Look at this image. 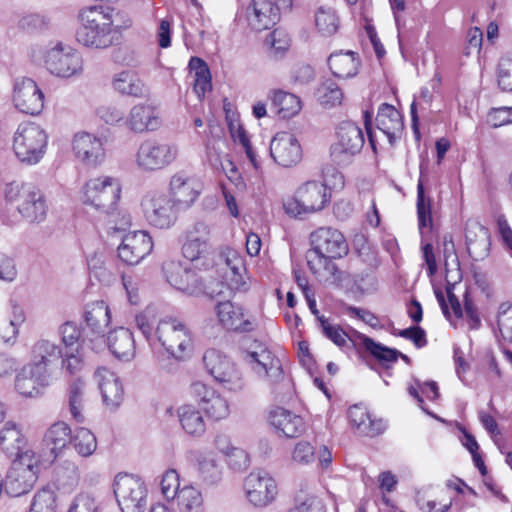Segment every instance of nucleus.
<instances>
[{
	"label": "nucleus",
	"mask_w": 512,
	"mask_h": 512,
	"mask_svg": "<svg viewBox=\"0 0 512 512\" xmlns=\"http://www.w3.org/2000/svg\"><path fill=\"white\" fill-rule=\"evenodd\" d=\"M163 272L167 282L179 291L193 294L200 288L197 273L180 261L169 260L164 262Z\"/></svg>",
	"instance_id": "nucleus-20"
},
{
	"label": "nucleus",
	"mask_w": 512,
	"mask_h": 512,
	"mask_svg": "<svg viewBox=\"0 0 512 512\" xmlns=\"http://www.w3.org/2000/svg\"><path fill=\"white\" fill-rule=\"evenodd\" d=\"M498 328L501 336L512 342V305L508 303H502L499 307L498 312Z\"/></svg>",
	"instance_id": "nucleus-58"
},
{
	"label": "nucleus",
	"mask_w": 512,
	"mask_h": 512,
	"mask_svg": "<svg viewBox=\"0 0 512 512\" xmlns=\"http://www.w3.org/2000/svg\"><path fill=\"white\" fill-rule=\"evenodd\" d=\"M67 401L72 417L82 423L83 410L86 402V384L81 378L74 379L68 386Z\"/></svg>",
	"instance_id": "nucleus-40"
},
{
	"label": "nucleus",
	"mask_w": 512,
	"mask_h": 512,
	"mask_svg": "<svg viewBox=\"0 0 512 512\" xmlns=\"http://www.w3.org/2000/svg\"><path fill=\"white\" fill-rule=\"evenodd\" d=\"M85 348L78 347L74 350L65 349L62 352V369L70 375L80 372L84 365Z\"/></svg>",
	"instance_id": "nucleus-54"
},
{
	"label": "nucleus",
	"mask_w": 512,
	"mask_h": 512,
	"mask_svg": "<svg viewBox=\"0 0 512 512\" xmlns=\"http://www.w3.org/2000/svg\"><path fill=\"white\" fill-rule=\"evenodd\" d=\"M391 334L411 340L417 348L427 345L426 332L418 325L402 330L393 328Z\"/></svg>",
	"instance_id": "nucleus-62"
},
{
	"label": "nucleus",
	"mask_w": 512,
	"mask_h": 512,
	"mask_svg": "<svg viewBox=\"0 0 512 512\" xmlns=\"http://www.w3.org/2000/svg\"><path fill=\"white\" fill-rule=\"evenodd\" d=\"M170 199L180 210L188 209L200 194V185L184 172H178L170 180Z\"/></svg>",
	"instance_id": "nucleus-22"
},
{
	"label": "nucleus",
	"mask_w": 512,
	"mask_h": 512,
	"mask_svg": "<svg viewBox=\"0 0 512 512\" xmlns=\"http://www.w3.org/2000/svg\"><path fill=\"white\" fill-rule=\"evenodd\" d=\"M71 429L65 422H56L46 431L43 440V453L47 461L53 462L59 453L71 442Z\"/></svg>",
	"instance_id": "nucleus-24"
},
{
	"label": "nucleus",
	"mask_w": 512,
	"mask_h": 512,
	"mask_svg": "<svg viewBox=\"0 0 512 512\" xmlns=\"http://www.w3.org/2000/svg\"><path fill=\"white\" fill-rule=\"evenodd\" d=\"M272 108L279 117L290 118L300 111L301 102L296 95L280 90L273 95Z\"/></svg>",
	"instance_id": "nucleus-42"
},
{
	"label": "nucleus",
	"mask_w": 512,
	"mask_h": 512,
	"mask_svg": "<svg viewBox=\"0 0 512 512\" xmlns=\"http://www.w3.org/2000/svg\"><path fill=\"white\" fill-rule=\"evenodd\" d=\"M348 417L351 423L356 426L361 433L367 436L373 437L385 430V424L382 420L371 419L370 414L358 405L349 408Z\"/></svg>",
	"instance_id": "nucleus-36"
},
{
	"label": "nucleus",
	"mask_w": 512,
	"mask_h": 512,
	"mask_svg": "<svg viewBox=\"0 0 512 512\" xmlns=\"http://www.w3.org/2000/svg\"><path fill=\"white\" fill-rule=\"evenodd\" d=\"M318 321L320 323L322 333L339 347L345 346L347 339L350 341V338L355 331L352 330L349 334L344 331L338 324L330 322L329 319L325 318L324 316H318Z\"/></svg>",
	"instance_id": "nucleus-52"
},
{
	"label": "nucleus",
	"mask_w": 512,
	"mask_h": 512,
	"mask_svg": "<svg viewBox=\"0 0 512 512\" xmlns=\"http://www.w3.org/2000/svg\"><path fill=\"white\" fill-rule=\"evenodd\" d=\"M244 360L260 377H265L277 395L291 391V380L284 375L280 360L262 344L245 354Z\"/></svg>",
	"instance_id": "nucleus-4"
},
{
	"label": "nucleus",
	"mask_w": 512,
	"mask_h": 512,
	"mask_svg": "<svg viewBox=\"0 0 512 512\" xmlns=\"http://www.w3.org/2000/svg\"><path fill=\"white\" fill-rule=\"evenodd\" d=\"M421 176L417 185V215L419 231L423 240H426L428 233L432 230L431 200L425 196L422 181L423 166H420Z\"/></svg>",
	"instance_id": "nucleus-38"
},
{
	"label": "nucleus",
	"mask_w": 512,
	"mask_h": 512,
	"mask_svg": "<svg viewBox=\"0 0 512 512\" xmlns=\"http://www.w3.org/2000/svg\"><path fill=\"white\" fill-rule=\"evenodd\" d=\"M178 418L183 430L192 436H201L206 425L201 412L191 404H185L178 408Z\"/></svg>",
	"instance_id": "nucleus-39"
},
{
	"label": "nucleus",
	"mask_w": 512,
	"mask_h": 512,
	"mask_svg": "<svg viewBox=\"0 0 512 512\" xmlns=\"http://www.w3.org/2000/svg\"><path fill=\"white\" fill-rule=\"evenodd\" d=\"M47 145L46 132L35 123H23L14 135L13 149L21 162L37 163L44 154Z\"/></svg>",
	"instance_id": "nucleus-8"
},
{
	"label": "nucleus",
	"mask_w": 512,
	"mask_h": 512,
	"mask_svg": "<svg viewBox=\"0 0 512 512\" xmlns=\"http://www.w3.org/2000/svg\"><path fill=\"white\" fill-rule=\"evenodd\" d=\"M208 417L214 420H221L229 415V404L227 400L216 391L211 393L210 398L201 406Z\"/></svg>",
	"instance_id": "nucleus-51"
},
{
	"label": "nucleus",
	"mask_w": 512,
	"mask_h": 512,
	"mask_svg": "<svg viewBox=\"0 0 512 512\" xmlns=\"http://www.w3.org/2000/svg\"><path fill=\"white\" fill-rule=\"evenodd\" d=\"M12 318L8 320L10 325L7 327L11 329L10 334H2V340L7 344H13L19 333V326L25 321V313L23 309L16 303H12Z\"/></svg>",
	"instance_id": "nucleus-60"
},
{
	"label": "nucleus",
	"mask_w": 512,
	"mask_h": 512,
	"mask_svg": "<svg viewBox=\"0 0 512 512\" xmlns=\"http://www.w3.org/2000/svg\"><path fill=\"white\" fill-rule=\"evenodd\" d=\"M350 341L354 347L362 348L368 352L381 365L395 363L398 360L399 355H401V352L397 349L389 348L381 343L375 342L372 338L358 331H354Z\"/></svg>",
	"instance_id": "nucleus-28"
},
{
	"label": "nucleus",
	"mask_w": 512,
	"mask_h": 512,
	"mask_svg": "<svg viewBox=\"0 0 512 512\" xmlns=\"http://www.w3.org/2000/svg\"><path fill=\"white\" fill-rule=\"evenodd\" d=\"M146 220L154 227L167 229L177 220L181 211L170 196L160 192L147 193L141 202Z\"/></svg>",
	"instance_id": "nucleus-12"
},
{
	"label": "nucleus",
	"mask_w": 512,
	"mask_h": 512,
	"mask_svg": "<svg viewBox=\"0 0 512 512\" xmlns=\"http://www.w3.org/2000/svg\"><path fill=\"white\" fill-rule=\"evenodd\" d=\"M270 423L288 438H295L305 431V422L299 415L282 407H277L269 414Z\"/></svg>",
	"instance_id": "nucleus-30"
},
{
	"label": "nucleus",
	"mask_w": 512,
	"mask_h": 512,
	"mask_svg": "<svg viewBox=\"0 0 512 512\" xmlns=\"http://www.w3.org/2000/svg\"><path fill=\"white\" fill-rule=\"evenodd\" d=\"M465 239L467 252L473 260L479 261L488 255L490 248L489 231L478 221H467Z\"/></svg>",
	"instance_id": "nucleus-23"
},
{
	"label": "nucleus",
	"mask_w": 512,
	"mask_h": 512,
	"mask_svg": "<svg viewBox=\"0 0 512 512\" xmlns=\"http://www.w3.org/2000/svg\"><path fill=\"white\" fill-rule=\"evenodd\" d=\"M57 495L50 487L39 490L32 501L29 512H56Z\"/></svg>",
	"instance_id": "nucleus-50"
},
{
	"label": "nucleus",
	"mask_w": 512,
	"mask_h": 512,
	"mask_svg": "<svg viewBox=\"0 0 512 512\" xmlns=\"http://www.w3.org/2000/svg\"><path fill=\"white\" fill-rule=\"evenodd\" d=\"M177 155L176 145L156 139H146L137 148L135 163L141 171L155 172L171 165Z\"/></svg>",
	"instance_id": "nucleus-9"
},
{
	"label": "nucleus",
	"mask_w": 512,
	"mask_h": 512,
	"mask_svg": "<svg viewBox=\"0 0 512 512\" xmlns=\"http://www.w3.org/2000/svg\"><path fill=\"white\" fill-rule=\"evenodd\" d=\"M229 131L234 140L239 141V143L243 146L248 159L251 161L253 166L257 168L258 164L256 161V155L253 151L248 135L242 125L234 124L231 122L229 123Z\"/></svg>",
	"instance_id": "nucleus-57"
},
{
	"label": "nucleus",
	"mask_w": 512,
	"mask_h": 512,
	"mask_svg": "<svg viewBox=\"0 0 512 512\" xmlns=\"http://www.w3.org/2000/svg\"><path fill=\"white\" fill-rule=\"evenodd\" d=\"M153 241L146 231L129 232L118 246V257L128 265H136L151 253Z\"/></svg>",
	"instance_id": "nucleus-17"
},
{
	"label": "nucleus",
	"mask_w": 512,
	"mask_h": 512,
	"mask_svg": "<svg viewBox=\"0 0 512 512\" xmlns=\"http://www.w3.org/2000/svg\"><path fill=\"white\" fill-rule=\"evenodd\" d=\"M364 146V134L353 122H342L336 134V141L330 147L331 160L338 166L349 165Z\"/></svg>",
	"instance_id": "nucleus-10"
},
{
	"label": "nucleus",
	"mask_w": 512,
	"mask_h": 512,
	"mask_svg": "<svg viewBox=\"0 0 512 512\" xmlns=\"http://www.w3.org/2000/svg\"><path fill=\"white\" fill-rule=\"evenodd\" d=\"M39 466L31 451H24L16 458L7 473L3 484L5 491L12 497L29 492L38 479Z\"/></svg>",
	"instance_id": "nucleus-7"
},
{
	"label": "nucleus",
	"mask_w": 512,
	"mask_h": 512,
	"mask_svg": "<svg viewBox=\"0 0 512 512\" xmlns=\"http://www.w3.org/2000/svg\"><path fill=\"white\" fill-rule=\"evenodd\" d=\"M25 440L15 423L7 422L0 431V446L3 452L10 458L20 456Z\"/></svg>",
	"instance_id": "nucleus-37"
},
{
	"label": "nucleus",
	"mask_w": 512,
	"mask_h": 512,
	"mask_svg": "<svg viewBox=\"0 0 512 512\" xmlns=\"http://www.w3.org/2000/svg\"><path fill=\"white\" fill-rule=\"evenodd\" d=\"M84 319L87 327L102 341L104 332L110 323V312L104 301H96L86 306Z\"/></svg>",
	"instance_id": "nucleus-34"
},
{
	"label": "nucleus",
	"mask_w": 512,
	"mask_h": 512,
	"mask_svg": "<svg viewBox=\"0 0 512 512\" xmlns=\"http://www.w3.org/2000/svg\"><path fill=\"white\" fill-rule=\"evenodd\" d=\"M114 494L122 512H144L147 506V488L133 475L119 474L114 481Z\"/></svg>",
	"instance_id": "nucleus-11"
},
{
	"label": "nucleus",
	"mask_w": 512,
	"mask_h": 512,
	"mask_svg": "<svg viewBox=\"0 0 512 512\" xmlns=\"http://www.w3.org/2000/svg\"><path fill=\"white\" fill-rule=\"evenodd\" d=\"M210 226L202 221L196 222L187 231L186 240L182 246L183 256L190 261L204 260V265L209 266L208 261L213 258L214 248L210 242Z\"/></svg>",
	"instance_id": "nucleus-13"
},
{
	"label": "nucleus",
	"mask_w": 512,
	"mask_h": 512,
	"mask_svg": "<svg viewBox=\"0 0 512 512\" xmlns=\"http://www.w3.org/2000/svg\"><path fill=\"white\" fill-rule=\"evenodd\" d=\"M306 258L307 265L313 274L326 280L333 279L336 281L341 279V272L333 262L335 258L317 254H307Z\"/></svg>",
	"instance_id": "nucleus-41"
},
{
	"label": "nucleus",
	"mask_w": 512,
	"mask_h": 512,
	"mask_svg": "<svg viewBox=\"0 0 512 512\" xmlns=\"http://www.w3.org/2000/svg\"><path fill=\"white\" fill-rule=\"evenodd\" d=\"M25 374L32 377L43 388L49 385L50 370L45 364L32 359V362L24 366Z\"/></svg>",
	"instance_id": "nucleus-61"
},
{
	"label": "nucleus",
	"mask_w": 512,
	"mask_h": 512,
	"mask_svg": "<svg viewBox=\"0 0 512 512\" xmlns=\"http://www.w3.org/2000/svg\"><path fill=\"white\" fill-rule=\"evenodd\" d=\"M312 250L307 254H317L332 258H342L348 254V243L343 234L331 227H321L310 235Z\"/></svg>",
	"instance_id": "nucleus-14"
},
{
	"label": "nucleus",
	"mask_w": 512,
	"mask_h": 512,
	"mask_svg": "<svg viewBox=\"0 0 512 512\" xmlns=\"http://www.w3.org/2000/svg\"><path fill=\"white\" fill-rule=\"evenodd\" d=\"M270 155L283 167L297 164L302 158V149L298 139L289 132L277 133L270 143Z\"/></svg>",
	"instance_id": "nucleus-18"
},
{
	"label": "nucleus",
	"mask_w": 512,
	"mask_h": 512,
	"mask_svg": "<svg viewBox=\"0 0 512 512\" xmlns=\"http://www.w3.org/2000/svg\"><path fill=\"white\" fill-rule=\"evenodd\" d=\"M360 63L359 56L352 51L335 52L328 58V65L333 75L343 79L356 76Z\"/></svg>",
	"instance_id": "nucleus-32"
},
{
	"label": "nucleus",
	"mask_w": 512,
	"mask_h": 512,
	"mask_svg": "<svg viewBox=\"0 0 512 512\" xmlns=\"http://www.w3.org/2000/svg\"><path fill=\"white\" fill-rule=\"evenodd\" d=\"M15 388L23 396L35 397L40 394V386L32 377L25 374V370L22 368L20 373L15 379Z\"/></svg>",
	"instance_id": "nucleus-56"
},
{
	"label": "nucleus",
	"mask_w": 512,
	"mask_h": 512,
	"mask_svg": "<svg viewBox=\"0 0 512 512\" xmlns=\"http://www.w3.org/2000/svg\"><path fill=\"white\" fill-rule=\"evenodd\" d=\"M32 356V359L50 367L54 361H57L62 357V350L55 343L42 339L34 344L32 348Z\"/></svg>",
	"instance_id": "nucleus-44"
},
{
	"label": "nucleus",
	"mask_w": 512,
	"mask_h": 512,
	"mask_svg": "<svg viewBox=\"0 0 512 512\" xmlns=\"http://www.w3.org/2000/svg\"><path fill=\"white\" fill-rule=\"evenodd\" d=\"M244 487L248 500L258 507L271 503L277 494L275 480L264 470L251 472L245 479Z\"/></svg>",
	"instance_id": "nucleus-15"
},
{
	"label": "nucleus",
	"mask_w": 512,
	"mask_h": 512,
	"mask_svg": "<svg viewBox=\"0 0 512 512\" xmlns=\"http://www.w3.org/2000/svg\"><path fill=\"white\" fill-rule=\"evenodd\" d=\"M5 198L16 206L21 216L30 223L46 219L48 205L44 193L33 183L11 182L5 188Z\"/></svg>",
	"instance_id": "nucleus-3"
},
{
	"label": "nucleus",
	"mask_w": 512,
	"mask_h": 512,
	"mask_svg": "<svg viewBox=\"0 0 512 512\" xmlns=\"http://www.w3.org/2000/svg\"><path fill=\"white\" fill-rule=\"evenodd\" d=\"M224 388L238 392L245 386V380L239 369L233 364L229 370H226L217 380Z\"/></svg>",
	"instance_id": "nucleus-55"
},
{
	"label": "nucleus",
	"mask_w": 512,
	"mask_h": 512,
	"mask_svg": "<svg viewBox=\"0 0 512 512\" xmlns=\"http://www.w3.org/2000/svg\"><path fill=\"white\" fill-rule=\"evenodd\" d=\"M247 19L252 29H270L279 20L278 8L269 0H252L247 9Z\"/></svg>",
	"instance_id": "nucleus-25"
},
{
	"label": "nucleus",
	"mask_w": 512,
	"mask_h": 512,
	"mask_svg": "<svg viewBox=\"0 0 512 512\" xmlns=\"http://www.w3.org/2000/svg\"><path fill=\"white\" fill-rule=\"evenodd\" d=\"M497 83L505 92H512V57H503L498 63Z\"/></svg>",
	"instance_id": "nucleus-59"
},
{
	"label": "nucleus",
	"mask_w": 512,
	"mask_h": 512,
	"mask_svg": "<svg viewBox=\"0 0 512 512\" xmlns=\"http://www.w3.org/2000/svg\"><path fill=\"white\" fill-rule=\"evenodd\" d=\"M161 123L160 111L148 103L134 105L125 121L128 129L135 133L155 131Z\"/></svg>",
	"instance_id": "nucleus-21"
},
{
	"label": "nucleus",
	"mask_w": 512,
	"mask_h": 512,
	"mask_svg": "<svg viewBox=\"0 0 512 512\" xmlns=\"http://www.w3.org/2000/svg\"><path fill=\"white\" fill-rule=\"evenodd\" d=\"M119 12L111 7L90 6L81 10V26L76 32L77 41L96 49H105L113 44L114 30L131 26V19L127 18L122 24L118 23Z\"/></svg>",
	"instance_id": "nucleus-1"
},
{
	"label": "nucleus",
	"mask_w": 512,
	"mask_h": 512,
	"mask_svg": "<svg viewBox=\"0 0 512 512\" xmlns=\"http://www.w3.org/2000/svg\"><path fill=\"white\" fill-rule=\"evenodd\" d=\"M216 312L220 323L226 329L234 331H249L251 329V322L243 318L242 308L231 301L218 303Z\"/></svg>",
	"instance_id": "nucleus-33"
},
{
	"label": "nucleus",
	"mask_w": 512,
	"mask_h": 512,
	"mask_svg": "<svg viewBox=\"0 0 512 512\" xmlns=\"http://www.w3.org/2000/svg\"><path fill=\"white\" fill-rule=\"evenodd\" d=\"M120 194L119 180L110 176H102L86 182L83 187V202L94 208L100 218L108 219V223L113 225L112 228L120 230L131 224L130 217L122 215L120 226H118Z\"/></svg>",
	"instance_id": "nucleus-2"
},
{
	"label": "nucleus",
	"mask_w": 512,
	"mask_h": 512,
	"mask_svg": "<svg viewBox=\"0 0 512 512\" xmlns=\"http://www.w3.org/2000/svg\"><path fill=\"white\" fill-rule=\"evenodd\" d=\"M178 505L182 512H202L203 498L199 490L186 486L180 489L177 496Z\"/></svg>",
	"instance_id": "nucleus-48"
},
{
	"label": "nucleus",
	"mask_w": 512,
	"mask_h": 512,
	"mask_svg": "<svg viewBox=\"0 0 512 512\" xmlns=\"http://www.w3.org/2000/svg\"><path fill=\"white\" fill-rule=\"evenodd\" d=\"M13 101L22 113L37 115L44 107V95L36 82L27 77L17 79L14 84Z\"/></svg>",
	"instance_id": "nucleus-16"
},
{
	"label": "nucleus",
	"mask_w": 512,
	"mask_h": 512,
	"mask_svg": "<svg viewBox=\"0 0 512 512\" xmlns=\"http://www.w3.org/2000/svg\"><path fill=\"white\" fill-rule=\"evenodd\" d=\"M107 344L111 353L120 360L130 361L135 356V339L128 328L119 327L109 332Z\"/></svg>",
	"instance_id": "nucleus-31"
},
{
	"label": "nucleus",
	"mask_w": 512,
	"mask_h": 512,
	"mask_svg": "<svg viewBox=\"0 0 512 512\" xmlns=\"http://www.w3.org/2000/svg\"><path fill=\"white\" fill-rule=\"evenodd\" d=\"M70 444H72L75 450L84 457L90 456L97 446L96 437L86 428L77 429L71 438Z\"/></svg>",
	"instance_id": "nucleus-49"
},
{
	"label": "nucleus",
	"mask_w": 512,
	"mask_h": 512,
	"mask_svg": "<svg viewBox=\"0 0 512 512\" xmlns=\"http://www.w3.org/2000/svg\"><path fill=\"white\" fill-rule=\"evenodd\" d=\"M329 202L326 186L318 181H307L294 193V196L283 203L285 212L296 218L322 210Z\"/></svg>",
	"instance_id": "nucleus-5"
},
{
	"label": "nucleus",
	"mask_w": 512,
	"mask_h": 512,
	"mask_svg": "<svg viewBox=\"0 0 512 512\" xmlns=\"http://www.w3.org/2000/svg\"><path fill=\"white\" fill-rule=\"evenodd\" d=\"M220 450L228 457V465L235 471H242L248 468L250 459L247 452L241 448L231 447L229 450Z\"/></svg>",
	"instance_id": "nucleus-63"
},
{
	"label": "nucleus",
	"mask_w": 512,
	"mask_h": 512,
	"mask_svg": "<svg viewBox=\"0 0 512 512\" xmlns=\"http://www.w3.org/2000/svg\"><path fill=\"white\" fill-rule=\"evenodd\" d=\"M46 66L56 76L70 77L82 70V59L71 49L65 52L61 46H56L48 51Z\"/></svg>",
	"instance_id": "nucleus-19"
},
{
	"label": "nucleus",
	"mask_w": 512,
	"mask_h": 512,
	"mask_svg": "<svg viewBox=\"0 0 512 512\" xmlns=\"http://www.w3.org/2000/svg\"><path fill=\"white\" fill-rule=\"evenodd\" d=\"M73 149L76 156L89 165H96L105 155L101 140L89 133L76 134Z\"/></svg>",
	"instance_id": "nucleus-29"
},
{
	"label": "nucleus",
	"mask_w": 512,
	"mask_h": 512,
	"mask_svg": "<svg viewBox=\"0 0 512 512\" xmlns=\"http://www.w3.org/2000/svg\"><path fill=\"white\" fill-rule=\"evenodd\" d=\"M155 335L164 349L177 360H183L192 353L191 331L177 319L161 320L155 329Z\"/></svg>",
	"instance_id": "nucleus-6"
},
{
	"label": "nucleus",
	"mask_w": 512,
	"mask_h": 512,
	"mask_svg": "<svg viewBox=\"0 0 512 512\" xmlns=\"http://www.w3.org/2000/svg\"><path fill=\"white\" fill-rule=\"evenodd\" d=\"M103 401L107 406L117 408L124 398V388L120 378L109 369L102 367L95 372Z\"/></svg>",
	"instance_id": "nucleus-26"
},
{
	"label": "nucleus",
	"mask_w": 512,
	"mask_h": 512,
	"mask_svg": "<svg viewBox=\"0 0 512 512\" xmlns=\"http://www.w3.org/2000/svg\"><path fill=\"white\" fill-rule=\"evenodd\" d=\"M315 25L323 36H331L338 30L339 18L334 9L321 6L315 13Z\"/></svg>",
	"instance_id": "nucleus-47"
},
{
	"label": "nucleus",
	"mask_w": 512,
	"mask_h": 512,
	"mask_svg": "<svg viewBox=\"0 0 512 512\" xmlns=\"http://www.w3.org/2000/svg\"><path fill=\"white\" fill-rule=\"evenodd\" d=\"M203 362L206 370L215 380L234 364L220 351L215 349H210L205 352Z\"/></svg>",
	"instance_id": "nucleus-46"
},
{
	"label": "nucleus",
	"mask_w": 512,
	"mask_h": 512,
	"mask_svg": "<svg viewBox=\"0 0 512 512\" xmlns=\"http://www.w3.org/2000/svg\"><path fill=\"white\" fill-rule=\"evenodd\" d=\"M317 100L322 106L333 107L341 103L343 92L332 79H325L316 90Z\"/></svg>",
	"instance_id": "nucleus-45"
},
{
	"label": "nucleus",
	"mask_w": 512,
	"mask_h": 512,
	"mask_svg": "<svg viewBox=\"0 0 512 512\" xmlns=\"http://www.w3.org/2000/svg\"><path fill=\"white\" fill-rule=\"evenodd\" d=\"M113 88L123 94L133 97H146L148 88L135 72L121 71L112 81Z\"/></svg>",
	"instance_id": "nucleus-35"
},
{
	"label": "nucleus",
	"mask_w": 512,
	"mask_h": 512,
	"mask_svg": "<svg viewBox=\"0 0 512 512\" xmlns=\"http://www.w3.org/2000/svg\"><path fill=\"white\" fill-rule=\"evenodd\" d=\"M59 333L65 349L74 350V348H85V337L82 336L81 330L73 322H65L60 326Z\"/></svg>",
	"instance_id": "nucleus-53"
},
{
	"label": "nucleus",
	"mask_w": 512,
	"mask_h": 512,
	"mask_svg": "<svg viewBox=\"0 0 512 512\" xmlns=\"http://www.w3.org/2000/svg\"><path fill=\"white\" fill-rule=\"evenodd\" d=\"M487 122L493 127H500L512 123V107L492 108L487 115Z\"/></svg>",
	"instance_id": "nucleus-64"
},
{
	"label": "nucleus",
	"mask_w": 512,
	"mask_h": 512,
	"mask_svg": "<svg viewBox=\"0 0 512 512\" xmlns=\"http://www.w3.org/2000/svg\"><path fill=\"white\" fill-rule=\"evenodd\" d=\"M377 128L387 137L390 145H394L402 135L404 123L400 112L392 105L383 103L376 116Z\"/></svg>",
	"instance_id": "nucleus-27"
},
{
	"label": "nucleus",
	"mask_w": 512,
	"mask_h": 512,
	"mask_svg": "<svg viewBox=\"0 0 512 512\" xmlns=\"http://www.w3.org/2000/svg\"><path fill=\"white\" fill-rule=\"evenodd\" d=\"M198 471L203 482L214 485L222 478V471L212 453H202L197 457Z\"/></svg>",
	"instance_id": "nucleus-43"
}]
</instances>
